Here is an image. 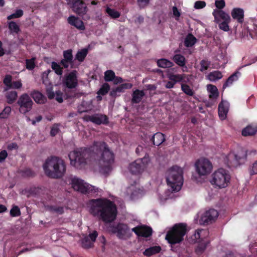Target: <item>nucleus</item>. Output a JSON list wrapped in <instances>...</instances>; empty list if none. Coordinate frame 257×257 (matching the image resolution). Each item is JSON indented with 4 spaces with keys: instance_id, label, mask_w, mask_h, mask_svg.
<instances>
[{
    "instance_id": "nucleus-1",
    "label": "nucleus",
    "mask_w": 257,
    "mask_h": 257,
    "mask_svg": "<svg viewBox=\"0 0 257 257\" xmlns=\"http://www.w3.org/2000/svg\"><path fill=\"white\" fill-rule=\"evenodd\" d=\"M68 156L71 165L77 169L84 168L88 161H97L101 171L104 174L111 171L114 162V154L106 143L101 141L94 142L89 148L77 149L70 152Z\"/></svg>"
},
{
    "instance_id": "nucleus-2",
    "label": "nucleus",
    "mask_w": 257,
    "mask_h": 257,
    "mask_svg": "<svg viewBox=\"0 0 257 257\" xmlns=\"http://www.w3.org/2000/svg\"><path fill=\"white\" fill-rule=\"evenodd\" d=\"M90 212L93 216L99 215L105 223L113 221L116 217L117 211L115 204L108 199L98 198L89 201Z\"/></svg>"
},
{
    "instance_id": "nucleus-3",
    "label": "nucleus",
    "mask_w": 257,
    "mask_h": 257,
    "mask_svg": "<svg viewBox=\"0 0 257 257\" xmlns=\"http://www.w3.org/2000/svg\"><path fill=\"white\" fill-rule=\"evenodd\" d=\"M43 168L45 175L52 179H60L65 174L66 165L61 158L52 156L48 157L43 164Z\"/></svg>"
},
{
    "instance_id": "nucleus-4",
    "label": "nucleus",
    "mask_w": 257,
    "mask_h": 257,
    "mask_svg": "<svg viewBox=\"0 0 257 257\" xmlns=\"http://www.w3.org/2000/svg\"><path fill=\"white\" fill-rule=\"evenodd\" d=\"M183 170L177 166H173L166 173V181L173 191H179L183 183Z\"/></svg>"
},
{
    "instance_id": "nucleus-5",
    "label": "nucleus",
    "mask_w": 257,
    "mask_h": 257,
    "mask_svg": "<svg viewBox=\"0 0 257 257\" xmlns=\"http://www.w3.org/2000/svg\"><path fill=\"white\" fill-rule=\"evenodd\" d=\"M187 232V225L185 223L175 224L166 235V239L171 244L179 243L182 241Z\"/></svg>"
},
{
    "instance_id": "nucleus-6",
    "label": "nucleus",
    "mask_w": 257,
    "mask_h": 257,
    "mask_svg": "<svg viewBox=\"0 0 257 257\" xmlns=\"http://www.w3.org/2000/svg\"><path fill=\"white\" fill-rule=\"evenodd\" d=\"M230 180L229 172L223 168H219L211 175L210 183L218 188H224L228 186Z\"/></svg>"
},
{
    "instance_id": "nucleus-7",
    "label": "nucleus",
    "mask_w": 257,
    "mask_h": 257,
    "mask_svg": "<svg viewBox=\"0 0 257 257\" xmlns=\"http://www.w3.org/2000/svg\"><path fill=\"white\" fill-rule=\"evenodd\" d=\"M246 157V153L243 151H241L237 154L230 152L226 157L224 162L228 168H236L244 163Z\"/></svg>"
},
{
    "instance_id": "nucleus-8",
    "label": "nucleus",
    "mask_w": 257,
    "mask_h": 257,
    "mask_svg": "<svg viewBox=\"0 0 257 257\" xmlns=\"http://www.w3.org/2000/svg\"><path fill=\"white\" fill-rule=\"evenodd\" d=\"M71 184L73 188L84 194L92 195L97 192V188L81 179L74 177L71 179Z\"/></svg>"
},
{
    "instance_id": "nucleus-9",
    "label": "nucleus",
    "mask_w": 257,
    "mask_h": 257,
    "mask_svg": "<svg viewBox=\"0 0 257 257\" xmlns=\"http://www.w3.org/2000/svg\"><path fill=\"white\" fill-rule=\"evenodd\" d=\"M109 231L116 234L117 237L121 239H125L131 235V231L127 224L123 223H118L116 225H112L109 227Z\"/></svg>"
},
{
    "instance_id": "nucleus-10",
    "label": "nucleus",
    "mask_w": 257,
    "mask_h": 257,
    "mask_svg": "<svg viewBox=\"0 0 257 257\" xmlns=\"http://www.w3.org/2000/svg\"><path fill=\"white\" fill-rule=\"evenodd\" d=\"M196 170L199 176H205L212 171V165L207 159L202 158L198 159L195 164Z\"/></svg>"
},
{
    "instance_id": "nucleus-11",
    "label": "nucleus",
    "mask_w": 257,
    "mask_h": 257,
    "mask_svg": "<svg viewBox=\"0 0 257 257\" xmlns=\"http://www.w3.org/2000/svg\"><path fill=\"white\" fill-rule=\"evenodd\" d=\"M33 102L31 97L27 93H24L21 95L17 101L19 106V111L22 114H26L29 112L32 108Z\"/></svg>"
},
{
    "instance_id": "nucleus-12",
    "label": "nucleus",
    "mask_w": 257,
    "mask_h": 257,
    "mask_svg": "<svg viewBox=\"0 0 257 257\" xmlns=\"http://www.w3.org/2000/svg\"><path fill=\"white\" fill-rule=\"evenodd\" d=\"M149 161V158L144 157L143 158L139 159L131 163L129 165V170L133 174H139L141 173L146 167Z\"/></svg>"
},
{
    "instance_id": "nucleus-13",
    "label": "nucleus",
    "mask_w": 257,
    "mask_h": 257,
    "mask_svg": "<svg viewBox=\"0 0 257 257\" xmlns=\"http://www.w3.org/2000/svg\"><path fill=\"white\" fill-rule=\"evenodd\" d=\"M69 3L72 4L73 11L79 15L83 16L86 14L88 8L86 4L83 0H66Z\"/></svg>"
},
{
    "instance_id": "nucleus-14",
    "label": "nucleus",
    "mask_w": 257,
    "mask_h": 257,
    "mask_svg": "<svg viewBox=\"0 0 257 257\" xmlns=\"http://www.w3.org/2000/svg\"><path fill=\"white\" fill-rule=\"evenodd\" d=\"M218 215V213L214 209L206 210L201 215L200 221L203 225H208L215 221Z\"/></svg>"
},
{
    "instance_id": "nucleus-15",
    "label": "nucleus",
    "mask_w": 257,
    "mask_h": 257,
    "mask_svg": "<svg viewBox=\"0 0 257 257\" xmlns=\"http://www.w3.org/2000/svg\"><path fill=\"white\" fill-rule=\"evenodd\" d=\"M132 231L138 236L146 238L151 236L153 233L152 228L145 225H138L132 228Z\"/></svg>"
},
{
    "instance_id": "nucleus-16",
    "label": "nucleus",
    "mask_w": 257,
    "mask_h": 257,
    "mask_svg": "<svg viewBox=\"0 0 257 257\" xmlns=\"http://www.w3.org/2000/svg\"><path fill=\"white\" fill-rule=\"evenodd\" d=\"M87 121H90L98 125L101 124H107L108 123V118L104 114H95L92 115H86L84 117Z\"/></svg>"
},
{
    "instance_id": "nucleus-17",
    "label": "nucleus",
    "mask_w": 257,
    "mask_h": 257,
    "mask_svg": "<svg viewBox=\"0 0 257 257\" xmlns=\"http://www.w3.org/2000/svg\"><path fill=\"white\" fill-rule=\"evenodd\" d=\"M76 73V71L73 70L65 77L64 83L67 88H74L77 86L78 81Z\"/></svg>"
},
{
    "instance_id": "nucleus-18",
    "label": "nucleus",
    "mask_w": 257,
    "mask_h": 257,
    "mask_svg": "<svg viewBox=\"0 0 257 257\" xmlns=\"http://www.w3.org/2000/svg\"><path fill=\"white\" fill-rule=\"evenodd\" d=\"M67 21L70 25L75 27L79 30L83 31L85 29L83 21L80 20L78 17L74 16H71L68 17Z\"/></svg>"
},
{
    "instance_id": "nucleus-19",
    "label": "nucleus",
    "mask_w": 257,
    "mask_h": 257,
    "mask_svg": "<svg viewBox=\"0 0 257 257\" xmlns=\"http://www.w3.org/2000/svg\"><path fill=\"white\" fill-rule=\"evenodd\" d=\"M212 14L216 23H219L221 20L223 21H230V20L229 16L222 10L215 9Z\"/></svg>"
},
{
    "instance_id": "nucleus-20",
    "label": "nucleus",
    "mask_w": 257,
    "mask_h": 257,
    "mask_svg": "<svg viewBox=\"0 0 257 257\" xmlns=\"http://www.w3.org/2000/svg\"><path fill=\"white\" fill-rule=\"evenodd\" d=\"M257 133V123H252L242 130V135L243 136H252Z\"/></svg>"
},
{
    "instance_id": "nucleus-21",
    "label": "nucleus",
    "mask_w": 257,
    "mask_h": 257,
    "mask_svg": "<svg viewBox=\"0 0 257 257\" xmlns=\"http://www.w3.org/2000/svg\"><path fill=\"white\" fill-rule=\"evenodd\" d=\"M218 111L220 118L221 120L225 119L228 112L227 103L224 102L223 101H221L218 105Z\"/></svg>"
},
{
    "instance_id": "nucleus-22",
    "label": "nucleus",
    "mask_w": 257,
    "mask_h": 257,
    "mask_svg": "<svg viewBox=\"0 0 257 257\" xmlns=\"http://www.w3.org/2000/svg\"><path fill=\"white\" fill-rule=\"evenodd\" d=\"M31 97L35 101L39 104H44L47 101L46 97L37 90H34L30 93Z\"/></svg>"
},
{
    "instance_id": "nucleus-23",
    "label": "nucleus",
    "mask_w": 257,
    "mask_h": 257,
    "mask_svg": "<svg viewBox=\"0 0 257 257\" xmlns=\"http://www.w3.org/2000/svg\"><path fill=\"white\" fill-rule=\"evenodd\" d=\"M231 16L238 23H242L244 19V11L240 8H234L231 12Z\"/></svg>"
},
{
    "instance_id": "nucleus-24",
    "label": "nucleus",
    "mask_w": 257,
    "mask_h": 257,
    "mask_svg": "<svg viewBox=\"0 0 257 257\" xmlns=\"http://www.w3.org/2000/svg\"><path fill=\"white\" fill-rule=\"evenodd\" d=\"M150 141L154 145L159 146L165 141V135L161 132H157L151 137Z\"/></svg>"
},
{
    "instance_id": "nucleus-25",
    "label": "nucleus",
    "mask_w": 257,
    "mask_h": 257,
    "mask_svg": "<svg viewBox=\"0 0 257 257\" xmlns=\"http://www.w3.org/2000/svg\"><path fill=\"white\" fill-rule=\"evenodd\" d=\"M145 96V93L143 90L136 89L134 91L132 94V98L131 102L132 104L139 103Z\"/></svg>"
},
{
    "instance_id": "nucleus-26",
    "label": "nucleus",
    "mask_w": 257,
    "mask_h": 257,
    "mask_svg": "<svg viewBox=\"0 0 257 257\" xmlns=\"http://www.w3.org/2000/svg\"><path fill=\"white\" fill-rule=\"evenodd\" d=\"M240 75V72L238 71H236L227 79L223 85V88L225 89L226 87L232 84L233 82L237 81Z\"/></svg>"
},
{
    "instance_id": "nucleus-27",
    "label": "nucleus",
    "mask_w": 257,
    "mask_h": 257,
    "mask_svg": "<svg viewBox=\"0 0 257 257\" xmlns=\"http://www.w3.org/2000/svg\"><path fill=\"white\" fill-rule=\"evenodd\" d=\"M173 60L180 67H185L186 69L187 68V67L185 66L186 59L184 56L179 54H175L173 57Z\"/></svg>"
},
{
    "instance_id": "nucleus-28",
    "label": "nucleus",
    "mask_w": 257,
    "mask_h": 257,
    "mask_svg": "<svg viewBox=\"0 0 257 257\" xmlns=\"http://www.w3.org/2000/svg\"><path fill=\"white\" fill-rule=\"evenodd\" d=\"M161 250L160 246H154L145 249L143 253L145 255L150 256L152 255L159 253Z\"/></svg>"
},
{
    "instance_id": "nucleus-29",
    "label": "nucleus",
    "mask_w": 257,
    "mask_h": 257,
    "mask_svg": "<svg viewBox=\"0 0 257 257\" xmlns=\"http://www.w3.org/2000/svg\"><path fill=\"white\" fill-rule=\"evenodd\" d=\"M207 87L210 93L209 98L211 99H216L219 95V92L217 87L212 84H208Z\"/></svg>"
},
{
    "instance_id": "nucleus-30",
    "label": "nucleus",
    "mask_w": 257,
    "mask_h": 257,
    "mask_svg": "<svg viewBox=\"0 0 257 257\" xmlns=\"http://www.w3.org/2000/svg\"><path fill=\"white\" fill-rule=\"evenodd\" d=\"M18 97V93L16 91H10L6 94L7 102L9 104L13 103Z\"/></svg>"
},
{
    "instance_id": "nucleus-31",
    "label": "nucleus",
    "mask_w": 257,
    "mask_h": 257,
    "mask_svg": "<svg viewBox=\"0 0 257 257\" xmlns=\"http://www.w3.org/2000/svg\"><path fill=\"white\" fill-rule=\"evenodd\" d=\"M196 38L191 34H189L185 39L184 45L187 47L193 46L196 42Z\"/></svg>"
},
{
    "instance_id": "nucleus-32",
    "label": "nucleus",
    "mask_w": 257,
    "mask_h": 257,
    "mask_svg": "<svg viewBox=\"0 0 257 257\" xmlns=\"http://www.w3.org/2000/svg\"><path fill=\"white\" fill-rule=\"evenodd\" d=\"M8 28L11 33L13 34H18L21 31L20 26L14 21H10L8 23Z\"/></svg>"
},
{
    "instance_id": "nucleus-33",
    "label": "nucleus",
    "mask_w": 257,
    "mask_h": 257,
    "mask_svg": "<svg viewBox=\"0 0 257 257\" xmlns=\"http://www.w3.org/2000/svg\"><path fill=\"white\" fill-rule=\"evenodd\" d=\"M185 74H174L173 73H169L168 74V78L172 81H173L175 84L177 82L182 81L185 78Z\"/></svg>"
},
{
    "instance_id": "nucleus-34",
    "label": "nucleus",
    "mask_w": 257,
    "mask_h": 257,
    "mask_svg": "<svg viewBox=\"0 0 257 257\" xmlns=\"http://www.w3.org/2000/svg\"><path fill=\"white\" fill-rule=\"evenodd\" d=\"M157 63L158 67L163 68H170L173 65L171 61L165 58L158 60Z\"/></svg>"
},
{
    "instance_id": "nucleus-35",
    "label": "nucleus",
    "mask_w": 257,
    "mask_h": 257,
    "mask_svg": "<svg viewBox=\"0 0 257 257\" xmlns=\"http://www.w3.org/2000/svg\"><path fill=\"white\" fill-rule=\"evenodd\" d=\"M36 58L33 57L26 60V68L28 70H33L36 66Z\"/></svg>"
},
{
    "instance_id": "nucleus-36",
    "label": "nucleus",
    "mask_w": 257,
    "mask_h": 257,
    "mask_svg": "<svg viewBox=\"0 0 257 257\" xmlns=\"http://www.w3.org/2000/svg\"><path fill=\"white\" fill-rule=\"evenodd\" d=\"M181 88L185 94L189 96H193L195 93L193 90L187 84L182 83Z\"/></svg>"
},
{
    "instance_id": "nucleus-37",
    "label": "nucleus",
    "mask_w": 257,
    "mask_h": 257,
    "mask_svg": "<svg viewBox=\"0 0 257 257\" xmlns=\"http://www.w3.org/2000/svg\"><path fill=\"white\" fill-rule=\"evenodd\" d=\"M208 79L211 81H214L222 77V73L219 71L210 72L208 75Z\"/></svg>"
},
{
    "instance_id": "nucleus-38",
    "label": "nucleus",
    "mask_w": 257,
    "mask_h": 257,
    "mask_svg": "<svg viewBox=\"0 0 257 257\" xmlns=\"http://www.w3.org/2000/svg\"><path fill=\"white\" fill-rule=\"evenodd\" d=\"M88 54V50L87 49H83L79 51L75 56L76 59L79 62H83Z\"/></svg>"
},
{
    "instance_id": "nucleus-39",
    "label": "nucleus",
    "mask_w": 257,
    "mask_h": 257,
    "mask_svg": "<svg viewBox=\"0 0 257 257\" xmlns=\"http://www.w3.org/2000/svg\"><path fill=\"white\" fill-rule=\"evenodd\" d=\"M51 68L57 75L59 76L62 75L63 72V68L61 67L59 64L53 61L51 63Z\"/></svg>"
},
{
    "instance_id": "nucleus-40",
    "label": "nucleus",
    "mask_w": 257,
    "mask_h": 257,
    "mask_svg": "<svg viewBox=\"0 0 257 257\" xmlns=\"http://www.w3.org/2000/svg\"><path fill=\"white\" fill-rule=\"evenodd\" d=\"M247 30L249 33L250 36L252 38H254L257 36V24L253 23L250 25V26L247 27Z\"/></svg>"
},
{
    "instance_id": "nucleus-41",
    "label": "nucleus",
    "mask_w": 257,
    "mask_h": 257,
    "mask_svg": "<svg viewBox=\"0 0 257 257\" xmlns=\"http://www.w3.org/2000/svg\"><path fill=\"white\" fill-rule=\"evenodd\" d=\"M106 12L112 19L118 18L120 16L119 12L114 9H111L108 7L106 9Z\"/></svg>"
},
{
    "instance_id": "nucleus-42",
    "label": "nucleus",
    "mask_w": 257,
    "mask_h": 257,
    "mask_svg": "<svg viewBox=\"0 0 257 257\" xmlns=\"http://www.w3.org/2000/svg\"><path fill=\"white\" fill-rule=\"evenodd\" d=\"M115 73L111 70H106L104 72V80L106 82L113 81L115 78Z\"/></svg>"
},
{
    "instance_id": "nucleus-43",
    "label": "nucleus",
    "mask_w": 257,
    "mask_h": 257,
    "mask_svg": "<svg viewBox=\"0 0 257 257\" xmlns=\"http://www.w3.org/2000/svg\"><path fill=\"white\" fill-rule=\"evenodd\" d=\"M10 214L11 217H18L21 215V212L18 206L13 205L10 210Z\"/></svg>"
},
{
    "instance_id": "nucleus-44",
    "label": "nucleus",
    "mask_w": 257,
    "mask_h": 257,
    "mask_svg": "<svg viewBox=\"0 0 257 257\" xmlns=\"http://www.w3.org/2000/svg\"><path fill=\"white\" fill-rule=\"evenodd\" d=\"M110 89L109 85L105 83L103 84L97 92L98 95H104L106 94Z\"/></svg>"
},
{
    "instance_id": "nucleus-45",
    "label": "nucleus",
    "mask_w": 257,
    "mask_h": 257,
    "mask_svg": "<svg viewBox=\"0 0 257 257\" xmlns=\"http://www.w3.org/2000/svg\"><path fill=\"white\" fill-rule=\"evenodd\" d=\"M93 245V242L89 239V237L86 236L82 240V246L84 248H89Z\"/></svg>"
},
{
    "instance_id": "nucleus-46",
    "label": "nucleus",
    "mask_w": 257,
    "mask_h": 257,
    "mask_svg": "<svg viewBox=\"0 0 257 257\" xmlns=\"http://www.w3.org/2000/svg\"><path fill=\"white\" fill-rule=\"evenodd\" d=\"M11 111L12 109L10 106H6L3 111L0 113V118H7L10 115Z\"/></svg>"
},
{
    "instance_id": "nucleus-47",
    "label": "nucleus",
    "mask_w": 257,
    "mask_h": 257,
    "mask_svg": "<svg viewBox=\"0 0 257 257\" xmlns=\"http://www.w3.org/2000/svg\"><path fill=\"white\" fill-rule=\"evenodd\" d=\"M204 231L202 229H197L192 236V238L195 242H199L201 241V234Z\"/></svg>"
},
{
    "instance_id": "nucleus-48",
    "label": "nucleus",
    "mask_w": 257,
    "mask_h": 257,
    "mask_svg": "<svg viewBox=\"0 0 257 257\" xmlns=\"http://www.w3.org/2000/svg\"><path fill=\"white\" fill-rule=\"evenodd\" d=\"M133 86V85L130 83H122L117 86L116 88V90L118 91V92H122L125 89H131Z\"/></svg>"
},
{
    "instance_id": "nucleus-49",
    "label": "nucleus",
    "mask_w": 257,
    "mask_h": 257,
    "mask_svg": "<svg viewBox=\"0 0 257 257\" xmlns=\"http://www.w3.org/2000/svg\"><path fill=\"white\" fill-rule=\"evenodd\" d=\"M24 14L23 11L21 9L17 10L15 13L9 15L7 17L8 20L13 19L19 18L23 16Z\"/></svg>"
},
{
    "instance_id": "nucleus-50",
    "label": "nucleus",
    "mask_w": 257,
    "mask_h": 257,
    "mask_svg": "<svg viewBox=\"0 0 257 257\" xmlns=\"http://www.w3.org/2000/svg\"><path fill=\"white\" fill-rule=\"evenodd\" d=\"M22 175L25 177H33L35 176V172L30 168H26L21 171Z\"/></svg>"
},
{
    "instance_id": "nucleus-51",
    "label": "nucleus",
    "mask_w": 257,
    "mask_h": 257,
    "mask_svg": "<svg viewBox=\"0 0 257 257\" xmlns=\"http://www.w3.org/2000/svg\"><path fill=\"white\" fill-rule=\"evenodd\" d=\"M207 245V242H202L199 243L197 248H196L195 251L197 254H201L206 249Z\"/></svg>"
},
{
    "instance_id": "nucleus-52",
    "label": "nucleus",
    "mask_w": 257,
    "mask_h": 257,
    "mask_svg": "<svg viewBox=\"0 0 257 257\" xmlns=\"http://www.w3.org/2000/svg\"><path fill=\"white\" fill-rule=\"evenodd\" d=\"M64 59L69 61L70 62H73V55L72 50L69 49L63 52Z\"/></svg>"
},
{
    "instance_id": "nucleus-53",
    "label": "nucleus",
    "mask_w": 257,
    "mask_h": 257,
    "mask_svg": "<svg viewBox=\"0 0 257 257\" xmlns=\"http://www.w3.org/2000/svg\"><path fill=\"white\" fill-rule=\"evenodd\" d=\"M200 71L201 72H204L208 69L210 65V62L206 60H202L200 61Z\"/></svg>"
},
{
    "instance_id": "nucleus-54",
    "label": "nucleus",
    "mask_w": 257,
    "mask_h": 257,
    "mask_svg": "<svg viewBox=\"0 0 257 257\" xmlns=\"http://www.w3.org/2000/svg\"><path fill=\"white\" fill-rule=\"evenodd\" d=\"M230 21H223V22H219L218 24L219 28L220 29L225 31L227 32L229 30L228 23H229Z\"/></svg>"
},
{
    "instance_id": "nucleus-55",
    "label": "nucleus",
    "mask_w": 257,
    "mask_h": 257,
    "mask_svg": "<svg viewBox=\"0 0 257 257\" xmlns=\"http://www.w3.org/2000/svg\"><path fill=\"white\" fill-rule=\"evenodd\" d=\"M130 192H131L130 194V198L132 200L135 199L137 196L138 194V191L136 189H135L134 187H132L127 188V193L128 194H130Z\"/></svg>"
},
{
    "instance_id": "nucleus-56",
    "label": "nucleus",
    "mask_w": 257,
    "mask_h": 257,
    "mask_svg": "<svg viewBox=\"0 0 257 257\" xmlns=\"http://www.w3.org/2000/svg\"><path fill=\"white\" fill-rule=\"evenodd\" d=\"M12 76L11 75H6L3 80L4 84L7 86L8 89L11 86L12 83Z\"/></svg>"
},
{
    "instance_id": "nucleus-57",
    "label": "nucleus",
    "mask_w": 257,
    "mask_h": 257,
    "mask_svg": "<svg viewBox=\"0 0 257 257\" xmlns=\"http://www.w3.org/2000/svg\"><path fill=\"white\" fill-rule=\"evenodd\" d=\"M136 153L139 156L145 155L144 157H148L149 158L148 155L145 152L143 146L139 145L136 149Z\"/></svg>"
},
{
    "instance_id": "nucleus-58",
    "label": "nucleus",
    "mask_w": 257,
    "mask_h": 257,
    "mask_svg": "<svg viewBox=\"0 0 257 257\" xmlns=\"http://www.w3.org/2000/svg\"><path fill=\"white\" fill-rule=\"evenodd\" d=\"M249 171L250 175L257 174V160L249 167Z\"/></svg>"
},
{
    "instance_id": "nucleus-59",
    "label": "nucleus",
    "mask_w": 257,
    "mask_h": 257,
    "mask_svg": "<svg viewBox=\"0 0 257 257\" xmlns=\"http://www.w3.org/2000/svg\"><path fill=\"white\" fill-rule=\"evenodd\" d=\"M51 210L59 214H62L64 213V207L62 206H51Z\"/></svg>"
},
{
    "instance_id": "nucleus-60",
    "label": "nucleus",
    "mask_w": 257,
    "mask_h": 257,
    "mask_svg": "<svg viewBox=\"0 0 257 257\" xmlns=\"http://www.w3.org/2000/svg\"><path fill=\"white\" fill-rule=\"evenodd\" d=\"M22 86V83L21 80L13 81L9 89H19Z\"/></svg>"
},
{
    "instance_id": "nucleus-61",
    "label": "nucleus",
    "mask_w": 257,
    "mask_h": 257,
    "mask_svg": "<svg viewBox=\"0 0 257 257\" xmlns=\"http://www.w3.org/2000/svg\"><path fill=\"white\" fill-rule=\"evenodd\" d=\"M50 72H51V70L50 69H48L46 71L43 72L42 74V79L44 83H47L48 75Z\"/></svg>"
},
{
    "instance_id": "nucleus-62",
    "label": "nucleus",
    "mask_w": 257,
    "mask_h": 257,
    "mask_svg": "<svg viewBox=\"0 0 257 257\" xmlns=\"http://www.w3.org/2000/svg\"><path fill=\"white\" fill-rule=\"evenodd\" d=\"M216 7L219 10H221L225 6L224 0H216L215 2Z\"/></svg>"
},
{
    "instance_id": "nucleus-63",
    "label": "nucleus",
    "mask_w": 257,
    "mask_h": 257,
    "mask_svg": "<svg viewBox=\"0 0 257 257\" xmlns=\"http://www.w3.org/2000/svg\"><path fill=\"white\" fill-rule=\"evenodd\" d=\"M206 6V3L204 1H196L194 4V8L196 9H203Z\"/></svg>"
},
{
    "instance_id": "nucleus-64",
    "label": "nucleus",
    "mask_w": 257,
    "mask_h": 257,
    "mask_svg": "<svg viewBox=\"0 0 257 257\" xmlns=\"http://www.w3.org/2000/svg\"><path fill=\"white\" fill-rule=\"evenodd\" d=\"M63 93L60 90L56 92L55 99L59 102L62 103L63 101Z\"/></svg>"
}]
</instances>
